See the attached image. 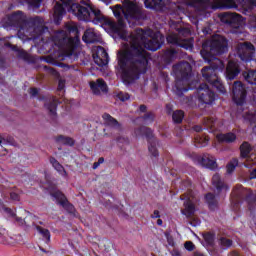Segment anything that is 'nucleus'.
I'll list each match as a JSON object with an SVG mask.
<instances>
[{
    "label": "nucleus",
    "mask_w": 256,
    "mask_h": 256,
    "mask_svg": "<svg viewBox=\"0 0 256 256\" xmlns=\"http://www.w3.org/2000/svg\"><path fill=\"white\" fill-rule=\"evenodd\" d=\"M129 46L117 53L118 64L122 69V77L127 83L139 79V73L147 71L149 63V51H157L163 43V36L156 33L147 36V32L138 28L129 37Z\"/></svg>",
    "instance_id": "f257e3e1"
},
{
    "label": "nucleus",
    "mask_w": 256,
    "mask_h": 256,
    "mask_svg": "<svg viewBox=\"0 0 256 256\" xmlns=\"http://www.w3.org/2000/svg\"><path fill=\"white\" fill-rule=\"evenodd\" d=\"M110 9L113 11V14L118 21V25L111 19H105L104 23L105 25H108L112 31H119V27H124L125 19L128 23H131V21H140V19L147 18V14L143 8L129 0H124L123 5L117 4L111 6Z\"/></svg>",
    "instance_id": "f03ea898"
},
{
    "label": "nucleus",
    "mask_w": 256,
    "mask_h": 256,
    "mask_svg": "<svg viewBox=\"0 0 256 256\" xmlns=\"http://www.w3.org/2000/svg\"><path fill=\"white\" fill-rule=\"evenodd\" d=\"M229 51V42L225 36L214 35L202 44L201 55L209 63V67L217 73L218 69H225V64L215 55H223Z\"/></svg>",
    "instance_id": "7ed1b4c3"
},
{
    "label": "nucleus",
    "mask_w": 256,
    "mask_h": 256,
    "mask_svg": "<svg viewBox=\"0 0 256 256\" xmlns=\"http://www.w3.org/2000/svg\"><path fill=\"white\" fill-rule=\"evenodd\" d=\"M9 21L10 25L19 29L18 33H27L33 39L45 33L43 18L39 16L27 19V16L23 12L17 11L9 17Z\"/></svg>",
    "instance_id": "20e7f679"
},
{
    "label": "nucleus",
    "mask_w": 256,
    "mask_h": 256,
    "mask_svg": "<svg viewBox=\"0 0 256 256\" xmlns=\"http://www.w3.org/2000/svg\"><path fill=\"white\" fill-rule=\"evenodd\" d=\"M173 71L176 75L174 92L178 97H183V93L193 89L191 87V64L189 62H180L173 66Z\"/></svg>",
    "instance_id": "39448f33"
},
{
    "label": "nucleus",
    "mask_w": 256,
    "mask_h": 256,
    "mask_svg": "<svg viewBox=\"0 0 256 256\" xmlns=\"http://www.w3.org/2000/svg\"><path fill=\"white\" fill-rule=\"evenodd\" d=\"M180 199L184 201V208L181 209V213L188 219L189 225L192 227L201 225V220L195 216V196H193V191L184 193L180 196Z\"/></svg>",
    "instance_id": "423d86ee"
},
{
    "label": "nucleus",
    "mask_w": 256,
    "mask_h": 256,
    "mask_svg": "<svg viewBox=\"0 0 256 256\" xmlns=\"http://www.w3.org/2000/svg\"><path fill=\"white\" fill-rule=\"evenodd\" d=\"M176 31L177 33H170L167 36V42L172 45H178V47H183V49H193V39H187L191 35V30L185 27H178Z\"/></svg>",
    "instance_id": "0eeeda50"
},
{
    "label": "nucleus",
    "mask_w": 256,
    "mask_h": 256,
    "mask_svg": "<svg viewBox=\"0 0 256 256\" xmlns=\"http://www.w3.org/2000/svg\"><path fill=\"white\" fill-rule=\"evenodd\" d=\"M54 43L61 49L63 55L66 57H72L75 55V49L77 48V40L74 38H68L67 32L60 31L55 34Z\"/></svg>",
    "instance_id": "6e6552de"
},
{
    "label": "nucleus",
    "mask_w": 256,
    "mask_h": 256,
    "mask_svg": "<svg viewBox=\"0 0 256 256\" xmlns=\"http://www.w3.org/2000/svg\"><path fill=\"white\" fill-rule=\"evenodd\" d=\"M71 11L80 21H101V10H97L90 5L72 4Z\"/></svg>",
    "instance_id": "1a4fd4ad"
},
{
    "label": "nucleus",
    "mask_w": 256,
    "mask_h": 256,
    "mask_svg": "<svg viewBox=\"0 0 256 256\" xmlns=\"http://www.w3.org/2000/svg\"><path fill=\"white\" fill-rule=\"evenodd\" d=\"M202 77H204L208 81V83L213 85V87H215L217 91H219L220 93H225V86L221 82L219 76H217V72L211 67L205 66L204 68H202Z\"/></svg>",
    "instance_id": "9d476101"
},
{
    "label": "nucleus",
    "mask_w": 256,
    "mask_h": 256,
    "mask_svg": "<svg viewBox=\"0 0 256 256\" xmlns=\"http://www.w3.org/2000/svg\"><path fill=\"white\" fill-rule=\"evenodd\" d=\"M232 99L236 105H243L247 99V88L241 81H235L232 85Z\"/></svg>",
    "instance_id": "9b49d317"
},
{
    "label": "nucleus",
    "mask_w": 256,
    "mask_h": 256,
    "mask_svg": "<svg viewBox=\"0 0 256 256\" xmlns=\"http://www.w3.org/2000/svg\"><path fill=\"white\" fill-rule=\"evenodd\" d=\"M236 49L242 61H251L255 55V46L251 42L239 43Z\"/></svg>",
    "instance_id": "f8f14e48"
},
{
    "label": "nucleus",
    "mask_w": 256,
    "mask_h": 256,
    "mask_svg": "<svg viewBox=\"0 0 256 256\" xmlns=\"http://www.w3.org/2000/svg\"><path fill=\"white\" fill-rule=\"evenodd\" d=\"M219 19L222 23L230 25V27H239L241 23V15L235 12H224L219 14Z\"/></svg>",
    "instance_id": "ddd939ff"
},
{
    "label": "nucleus",
    "mask_w": 256,
    "mask_h": 256,
    "mask_svg": "<svg viewBox=\"0 0 256 256\" xmlns=\"http://www.w3.org/2000/svg\"><path fill=\"white\" fill-rule=\"evenodd\" d=\"M198 99L199 101H201V103L210 105V103H213V101H215V94L209 89V86H207V84H202L198 88Z\"/></svg>",
    "instance_id": "4468645a"
},
{
    "label": "nucleus",
    "mask_w": 256,
    "mask_h": 256,
    "mask_svg": "<svg viewBox=\"0 0 256 256\" xmlns=\"http://www.w3.org/2000/svg\"><path fill=\"white\" fill-rule=\"evenodd\" d=\"M252 149L253 148H251V144L248 142H244L240 146V157H242V159H246L245 167H249L251 162L255 161L256 159L255 155H250Z\"/></svg>",
    "instance_id": "2eb2a0df"
},
{
    "label": "nucleus",
    "mask_w": 256,
    "mask_h": 256,
    "mask_svg": "<svg viewBox=\"0 0 256 256\" xmlns=\"http://www.w3.org/2000/svg\"><path fill=\"white\" fill-rule=\"evenodd\" d=\"M55 199L58 200V203L65 209L68 213H75V207L69 203L65 194H62L61 191H56L52 194Z\"/></svg>",
    "instance_id": "dca6fc26"
},
{
    "label": "nucleus",
    "mask_w": 256,
    "mask_h": 256,
    "mask_svg": "<svg viewBox=\"0 0 256 256\" xmlns=\"http://www.w3.org/2000/svg\"><path fill=\"white\" fill-rule=\"evenodd\" d=\"M211 7L213 9H237V3L234 0H213Z\"/></svg>",
    "instance_id": "f3484780"
},
{
    "label": "nucleus",
    "mask_w": 256,
    "mask_h": 256,
    "mask_svg": "<svg viewBox=\"0 0 256 256\" xmlns=\"http://www.w3.org/2000/svg\"><path fill=\"white\" fill-rule=\"evenodd\" d=\"M241 73V70L239 69V64L237 62L230 60L228 62V65L226 67V77L228 79L233 80Z\"/></svg>",
    "instance_id": "a211bd4d"
},
{
    "label": "nucleus",
    "mask_w": 256,
    "mask_h": 256,
    "mask_svg": "<svg viewBox=\"0 0 256 256\" xmlns=\"http://www.w3.org/2000/svg\"><path fill=\"white\" fill-rule=\"evenodd\" d=\"M94 61L96 65H99V67H104V65H107V63H109V54H107L105 48L99 47L96 56H94Z\"/></svg>",
    "instance_id": "6ab92c4d"
},
{
    "label": "nucleus",
    "mask_w": 256,
    "mask_h": 256,
    "mask_svg": "<svg viewBox=\"0 0 256 256\" xmlns=\"http://www.w3.org/2000/svg\"><path fill=\"white\" fill-rule=\"evenodd\" d=\"M90 89L94 95H101L102 93H107V84L103 79H98L96 82H90Z\"/></svg>",
    "instance_id": "aec40b11"
},
{
    "label": "nucleus",
    "mask_w": 256,
    "mask_h": 256,
    "mask_svg": "<svg viewBox=\"0 0 256 256\" xmlns=\"http://www.w3.org/2000/svg\"><path fill=\"white\" fill-rule=\"evenodd\" d=\"M187 5L194 7L197 11H206L209 9V0H183Z\"/></svg>",
    "instance_id": "412c9836"
},
{
    "label": "nucleus",
    "mask_w": 256,
    "mask_h": 256,
    "mask_svg": "<svg viewBox=\"0 0 256 256\" xmlns=\"http://www.w3.org/2000/svg\"><path fill=\"white\" fill-rule=\"evenodd\" d=\"M85 43H97L99 42V35L95 32V29L88 28L82 37Z\"/></svg>",
    "instance_id": "4be33fe9"
},
{
    "label": "nucleus",
    "mask_w": 256,
    "mask_h": 256,
    "mask_svg": "<svg viewBox=\"0 0 256 256\" xmlns=\"http://www.w3.org/2000/svg\"><path fill=\"white\" fill-rule=\"evenodd\" d=\"M147 131V139H148V149L150 151V153L153 155V157H157V155H159V152L157 151V147H155V145H157V140L153 137V132H151V129H146Z\"/></svg>",
    "instance_id": "5701e85b"
},
{
    "label": "nucleus",
    "mask_w": 256,
    "mask_h": 256,
    "mask_svg": "<svg viewBox=\"0 0 256 256\" xmlns=\"http://www.w3.org/2000/svg\"><path fill=\"white\" fill-rule=\"evenodd\" d=\"M200 163L203 167H207V169H217V160L209 154H205L201 158Z\"/></svg>",
    "instance_id": "b1692460"
},
{
    "label": "nucleus",
    "mask_w": 256,
    "mask_h": 256,
    "mask_svg": "<svg viewBox=\"0 0 256 256\" xmlns=\"http://www.w3.org/2000/svg\"><path fill=\"white\" fill-rule=\"evenodd\" d=\"M45 107L47 111H49L50 117L55 119V117H57V98L52 96V98L45 103Z\"/></svg>",
    "instance_id": "393cba45"
},
{
    "label": "nucleus",
    "mask_w": 256,
    "mask_h": 256,
    "mask_svg": "<svg viewBox=\"0 0 256 256\" xmlns=\"http://www.w3.org/2000/svg\"><path fill=\"white\" fill-rule=\"evenodd\" d=\"M102 118L105 121V125H107L108 127H113V129L121 130V124L119 123V121L113 118V116H111L110 114L104 113L102 115Z\"/></svg>",
    "instance_id": "a878e982"
},
{
    "label": "nucleus",
    "mask_w": 256,
    "mask_h": 256,
    "mask_svg": "<svg viewBox=\"0 0 256 256\" xmlns=\"http://www.w3.org/2000/svg\"><path fill=\"white\" fill-rule=\"evenodd\" d=\"M65 13V8H63V5L59 4V2H56L54 6V21L56 25H59V22L61 21V18L63 17V14Z\"/></svg>",
    "instance_id": "bb28decb"
},
{
    "label": "nucleus",
    "mask_w": 256,
    "mask_h": 256,
    "mask_svg": "<svg viewBox=\"0 0 256 256\" xmlns=\"http://www.w3.org/2000/svg\"><path fill=\"white\" fill-rule=\"evenodd\" d=\"M216 139L219 143H233L237 139V136L230 132L226 134H217Z\"/></svg>",
    "instance_id": "cd10ccee"
},
{
    "label": "nucleus",
    "mask_w": 256,
    "mask_h": 256,
    "mask_svg": "<svg viewBox=\"0 0 256 256\" xmlns=\"http://www.w3.org/2000/svg\"><path fill=\"white\" fill-rule=\"evenodd\" d=\"M243 193L246 194V199L248 201V207L251 210L255 209L256 206V195L253 193V191L249 189H244Z\"/></svg>",
    "instance_id": "c85d7f7f"
},
{
    "label": "nucleus",
    "mask_w": 256,
    "mask_h": 256,
    "mask_svg": "<svg viewBox=\"0 0 256 256\" xmlns=\"http://www.w3.org/2000/svg\"><path fill=\"white\" fill-rule=\"evenodd\" d=\"M56 143H59L60 145H68L69 147H73L75 145V140L69 136L65 135H58L55 137Z\"/></svg>",
    "instance_id": "c756f323"
},
{
    "label": "nucleus",
    "mask_w": 256,
    "mask_h": 256,
    "mask_svg": "<svg viewBox=\"0 0 256 256\" xmlns=\"http://www.w3.org/2000/svg\"><path fill=\"white\" fill-rule=\"evenodd\" d=\"M212 185H214V187H216L217 191H223V189L226 191V189H227L225 182H223V180H221V176H219V174H215L212 177Z\"/></svg>",
    "instance_id": "7c9ffc66"
},
{
    "label": "nucleus",
    "mask_w": 256,
    "mask_h": 256,
    "mask_svg": "<svg viewBox=\"0 0 256 256\" xmlns=\"http://www.w3.org/2000/svg\"><path fill=\"white\" fill-rule=\"evenodd\" d=\"M50 163L52 167H54V169L60 173V175L67 177V171L65 170V167H63V165H61V163H59L55 157H50Z\"/></svg>",
    "instance_id": "2f4dec72"
},
{
    "label": "nucleus",
    "mask_w": 256,
    "mask_h": 256,
    "mask_svg": "<svg viewBox=\"0 0 256 256\" xmlns=\"http://www.w3.org/2000/svg\"><path fill=\"white\" fill-rule=\"evenodd\" d=\"M243 77H244L245 81H247L251 85H256V71L255 70L243 72Z\"/></svg>",
    "instance_id": "473e14b6"
},
{
    "label": "nucleus",
    "mask_w": 256,
    "mask_h": 256,
    "mask_svg": "<svg viewBox=\"0 0 256 256\" xmlns=\"http://www.w3.org/2000/svg\"><path fill=\"white\" fill-rule=\"evenodd\" d=\"M145 5L150 9H161L163 7V0H145Z\"/></svg>",
    "instance_id": "72a5a7b5"
},
{
    "label": "nucleus",
    "mask_w": 256,
    "mask_h": 256,
    "mask_svg": "<svg viewBox=\"0 0 256 256\" xmlns=\"http://www.w3.org/2000/svg\"><path fill=\"white\" fill-rule=\"evenodd\" d=\"M183 117H185L183 110H176L172 115L174 123H181L183 121Z\"/></svg>",
    "instance_id": "f704fd0d"
},
{
    "label": "nucleus",
    "mask_w": 256,
    "mask_h": 256,
    "mask_svg": "<svg viewBox=\"0 0 256 256\" xmlns=\"http://www.w3.org/2000/svg\"><path fill=\"white\" fill-rule=\"evenodd\" d=\"M206 201L210 209H215V207H217V200L215 199V195H213L212 193H208L206 195Z\"/></svg>",
    "instance_id": "c9c22d12"
},
{
    "label": "nucleus",
    "mask_w": 256,
    "mask_h": 256,
    "mask_svg": "<svg viewBox=\"0 0 256 256\" xmlns=\"http://www.w3.org/2000/svg\"><path fill=\"white\" fill-rule=\"evenodd\" d=\"M36 229L42 235V237H44V239H46L47 243H49V241H51V233L47 229H45L41 226H36Z\"/></svg>",
    "instance_id": "e433bc0d"
},
{
    "label": "nucleus",
    "mask_w": 256,
    "mask_h": 256,
    "mask_svg": "<svg viewBox=\"0 0 256 256\" xmlns=\"http://www.w3.org/2000/svg\"><path fill=\"white\" fill-rule=\"evenodd\" d=\"M237 165H239V160L237 158H232L231 161L226 166L227 173H233Z\"/></svg>",
    "instance_id": "4c0bfd02"
},
{
    "label": "nucleus",
    "mask_w": 256,
    "mask_h": 256,
    "mask_svg": "<svg viewBox=\"0 0 256 256\" xmlns=\"http://www.w3.org/2000/svg\"><path fill=\"white\" fill-rule=\"evenodd\" d=\"M203 125H205V127H207L208 129H213V127L217 125V120H215V118L213 117L205 118L203 121Z\"/></svg>",
    "instance_id": "58836bf2"
},
{
    "label": "nucleus",
    "mask_w": 256,
    "mask_h": 256,
    "mask_svg": "<svg viewBox=\"0 0 256 256\" xmlns=\"http://www.w3.org/2000/svg\"><path fill=\"white\" fill-rule=\"evenodd\" d=\"M204 241H206V243H208V245H212L213 242L215 241V235L211 234V233H205L203 235Z\"/></svg>",
    "instance_id": "ea45409f"
},
{
    "label": "nucleus",
    "mask_w": 256,
    "mask_h": 256,
    "mask_svg": "<svg viewBox=\"0 0 256 256\" xmlns=\"http://www.w3.org/2000/svg\"><path fill=\"white\" fill-rule=\"evenodd\" d=\"M0 243H4V245H13V241H11V237L4 236V234L1 232H0Z\"/></svg>",
    "instance_id": "a19ab883"
},
{
    "label": "nucleus",
    "mask_w": 256,
    "mask_h": 256,
    "mask_svg": "<svg viewBox=\"0 0 256 256\" xmlns=\"http://www.w3.org/2000/svg\"><path fill=\"white\" fill-rule=\"evenodd\" d=\"M244 119L246 121H249V123H255L256 121V115L253 112H246L244 114Z\"/></svg>",
    "instance_id": "79ce46f5"
},
{
    "label": "nucleus",
    "mask_w": 256,
    "mask_h": 256,
    "mask_svg": "<svg viewBox=\"0 0 256 256\" xmlns=\"http://www.w3.org/2000/svg\"><path fill=\"white\" fill-rule=\"evenodd\" d=\"M196 141L202 146L205 147V145H207V143H209V136L204 135L200 138H196Z\"/></svg>",
    "instance_id": "37998d69"
},
{
    "label": "nucleus",
    "mask_w": 256,
    "mask_h": 256,
    "mask_svg": "<svg viewBox=\"0 0 256 256\" xmlns=\"http://www.w3.org/2000/svg\"><path fill=\"white\" fill-rule=\"evenodd\" d=\"M220 245H222V247H231V245H233V241L231 239L221 238Z\"/></svg>",
    "instance_id": "c03bdc74"
},
{
    "label": "nucleus",
    "mask_w": 256,
    "mask_h": 256,
    "mask_svg": "<svg viewBox=\"0 0 256 256\" xmlns=\"http://www.w3.org/2000/svg\"><path fill=\"white\" fill-rule=\"evenodd\" d=\"M28 5L30 7H33L35 9L39 8V5H41V0H26Z\"/></svg>",
    "instance_id": "a18cd8bd"
},
{
    "label": "nucleus",
    "mask_w": 256,
    "mask_h": 256,
    "mask_svg": "<svg viewBox=\"0 0 256 256\" xmlns=\"http://www.w3.org/2000/svg\"><path fill=\"white\" fill-rule=\"evenodd\" d=\"M44 69H45V71L50 73V75H53L54 77H59V72L57 70H55V68L44 66Z\"/></svg>",
    "instance_id": "49530a36"
},
{
    "label": "nucleus",
    "mask_w": 256,
    "mask_h": 256,
    "mask_svg": "<svg viewBox=\"0 0 256 256\" xmlns=\"http://www.w3.org/2000/svg\"><path fill=\"white\" fill-rule=\"evenodd\" d=\"M117 97L120 99V101H129L130 98L129 94L125 92H119Z\"/></svg>",
    "instance_id": "de8ad7c7"
},
{
    "label": "nucleus",
    "mask_w": 256,
    "mask_h": 256,
    "mask_svg": "<svg viewBox=\"0 0 256 256\" xmlns=\"http://www.w3.org/2000/svg\"><path fill=\"white\" fill-rule=\"evenodd\" d=\"M143 119H144V121L152 122L155 119V114L153 112H148V113L144 114Z\"/></svg>",
    "instance_id": "09e8293b"
},
{
    "label": "nucleus",
    "mask_w": 256,
    "mask_h": 256,
    "mask_svg": "<svg viewBox=\"0 0 256 256\" xmlns=\"http://www.w3.org/2000/svg\"><path fill=\"white\" fill-rule=\"evenodd\" d=\"M184 247L187 249V251H193V249H195V244H193L191 241H187L185 242Z\"/></svg>",
    "instance_id": "8fccbe9b"
},
{
    "label": "nucleus",
    "mask_w": 256,
    "mask_h": 256,
    "mask_svg": "<svg viewBox=\"0 0 256 256\" xmlns=\"http://www.w3.org/2000/svg\"><path fill=\"white\" fill-rule=\"evenodd\" d=\"M165 55H166V57L173 59V57H175V55H177V50L170 49V50L166 51Z\"/></svg>",
    "instance_id": "3c124183"
},
{
    "label": "nucleus",
    "mask_w": 256,
    "mask_h": 256,
    "mask_svg": "<svg viewBox=\"0 0 256 256\" xmlns=\"http://www.w3.org/2000/svg\"><path fill=\"white\" fill-rule=\"evenodd\" d=\"M66 27L70 33H77V26L73 24H67Z\"/></svg>",
    "instance_id": "603ef678"
},
{
    "label": "nucleus",
    "mask_w": 256,
    "mask_h": 256,
    "mask_svg": "<svg viewBox=\"0 0 256 256\" xmlns=\"http://www.w3.org/2000/svg\"><path fill=\"white\" fill-rule=\"evenodd\" d=\"M65 89V80L60 79L58 82V91H63Z\"/></svg>",
    "instance_id": "864d4df0"
},
{
    "label": "nucleus",
    "mask_w": 256,
    "mask_h": 256,
    "mask_svg": "<svg viewBox=\"0 0 256 256\" xmlns=\"http://www.w3.org/2000/svg\"><path fill=\"white\" fill-rule=\"evenodd\" d=\"M29 93L32 97H37V94L39 93V90L37 88H30Z\"/></svg>",
    "instance_id": "5fc2aeb1"
},
{
    "label": "nucleus",
    "mask_w": 256,
    "mask_h": 256,
    "mask_svg": "<svg viewBox=\"0 0 256 256\" xmlns=\"http://www.w3.org/2000/svg\"><path fill=\"white\" fill-rule=\"evenodd\" d=\"M10 198L12 199V201H19V194L12 192L10 194Z\"/></svg>",
    "instance_id": "6e6d98bb"
},
{
    "label": "nucleus",
    "mask_w": 256,
    "mask_h": 256,
    "mask_svg": "<svg viewBox=\"0 0 256 256\" xmlns=\"http://www.w3.org/2000/svg\"><path fill=\"white\" fill-rule=\"evenodd\" d=\"M20 57H22V59H29V54L25 51H21Z\"/></svg>",
    "instance_id": "4d7b16f0"
},
{
    "label": "nucleus",
    "mask_w": 256,
    "mask_h": 256,
    "mask_svg": "<svg viewBox=\"0 0 256 256\" xmlns=\"http://www.w3.org/2000/svg\"><path fill=\"white\" fill-rule=\"evenodd\" d=\"M4 211L8 213V215H10L11 217H15V213H13V210H11L10 208H4Z\"/></svg>",
    "instance_id": "13d9d810"
},
{
    "label": "nucleus",
    "mask_w": 256,
    "mask_h": 256,
    "mask_svg": "<svg viewBox=\"0 0 256 256\" xmlns=\"http://www.w3.org/2000/svg\"><path fill=\"white\" fill-rule=\"evenodd\" d=\"M152 219H159L160 215H159V210H155L153 215H151Z\"/></svg>",
    "instance_id": "bf43d9fd"
},
{
    "label": "nucleus",
    "mask_w": 256,
    "mask_h": 256,
    "mask_svg": "<svg viewBox=\"0 0 256 256\" xmlns=\"http://www.w3.org/2000/svg\"><path fill=\"white\" fill-rule=\"evenodd\" d=\"M249 179H256V168L250 173Z\"/></svg>",
    "instance_id": "052dcab7"
},
{
    "label": "nucleus",
    "mask_w": 256,
    "mask_h": 256,
    "mask_svg": "<svg viewBox=\"0 0 256 256\" xmlns=\"http://www.w3.org/2000/svg\"><path fill=\"white\" fill-rule=\"evenodd\" d=\"M117 141H118V143H127V139L126 138H124V137H118L117 139H116Z\"/></svg>",
    "instance_id": "680f3d73"
},
{
    "label": "nucleus",
    "mask_w": 256,
    "mask_h": 256,
    "mask_svg": "<svg viewBox=\"0 0 256 256\" xmlns=\"http://www.w3.org/2000/svg\"><path fill=\"white\" fill-rule=\"evenodd\" d=\"M194 131H196V133H201V131H203V128L197 125V126H194Z\"/></svg>",
    "instance_id": "e2e57ef3"
},
{
    "label": "nucleus",
    "mask_w": 256,
    "mask_h": 256,
    "mask_svg": "<svg viewBox=\"0 0 256 256\" xmlns=\"http://www.w3.org/2000/svg\"><path fill=\"white\" fill-rule=\"evenodd\" d=\"M139 109H140L141 113H145V111H147V106L142 104V105H140Z\"/></svg>",
    "instance_id": "0e129e2a"
},
{
    "label": "nucleus",
    "mask_w": 256,
    "mask_h": 256,
    "mask_svg": "<svg viewBox=\"0 0 256 256\" xmlns=\"http://www.w3.org/2000/svg\"><path fill=\"white\" fill-rule=\"evenodd\" d=\"M5 143H6L5 138L0 136V145H1V147H3V145H5Z\"/></svg>",
    "instance_id": "69168bd1"
},
{
    "label": "nucleus",
    "mask_w": 256,
    "mask_h": 256,
    "mask_svg": "<svg viewBox=\"0 0 256 256\" xmlns=\"http://www.w3.org/2000/svg\"><path fill=\"white\" fill-rule=\"evenodd\" d=\"M249 3L252 7H256V0H249Z\"/></svg>",
    "instance_id": "338daca9"
},
{
    "label": "nucleus",
    "mask_w": 256,
    "mask_h": 256,
    "mask_svg": "<svg viewBox=\"0 0 256 256\" xmlns=\"http://www.w3.org/2000/svg\"><path fill=\"white\" fill-rule=\"evenodd\" d=\"M230 256H239V253H237V252H232V253L230 254Z\"/></svg>",
    "instance_id": "774afa93"
}]
</instances>
